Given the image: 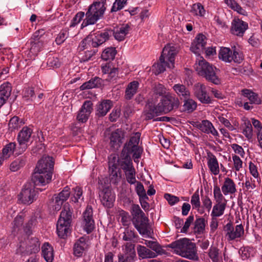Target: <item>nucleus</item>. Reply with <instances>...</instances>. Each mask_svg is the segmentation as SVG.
I'll return each mask as SVG.
<instances>
[{
	"label": "nucleus",
	"mask_w": 262,
	"mask_h": 262,
	"mask_svg": "<svg viewBox=\"0 0 262 262\" xmlns=\"http://www.w3.org/2000/svg\"><path fill=\"white\" fill-rule=\"evenodd\" d=\"M122 238L125 241L136 242L138 238V235L135 233L134 230H132L128 228H125L123 233Z\"/></svg>",
	"instance_id": "44"
},
{
	"label": "nucleus",
	"mask_w": 262,
	"mask_h": 262,
	"mask_svg": "<svg viewBox=\"0 0 262 262\" xmlns=\"http://www.w3.org/2000/svg\"><path fill=\"white\" fill-rule=\"evenodd\" d=\"M221 189L225 195L233 194L236 192V185L232 179L228 177L225 179Z\"/></svg>",
	"instance_id": "30"
},
{
	"label": "nucleus",
	"mask_w": 262,
	"mask_h": 262,
	"mask_svg": "<svg viewBox=\"0 0 262 262\" xmlns=\"http://www.w3.org/2000/svg\"><path fill=\"white\" fill-rule=\"evenodd\" d=\"M127 3V0H115L111 8V12H117L122 9Z\"/></svg>",
	"instance_id": "55"
},
{
	"label": "nucleus",
	"mask_w": 262,
	"mask_h": 262,
	"mask_svg": "<svg viewBox=\"0 0 262 262\" xmlns=\"http://www.w3.org/2000/svg\"><path fill=\"white\" fill-rule=\"evenodd\" d=\"M68 210L67 209V226L69 225H73L74 220L76 218L73 214V209L70 208L69 206H67Z\"/></svg>",
	"instance_id": "60"
},
{
	"label": "nucleus",
	"mask_w": 262,
	"mask_h": 262,
	"mask_svg": "<svg viewBox=\"0 0 262 262\" xmlns=\"http://www.w3.org/2000/svg\"><path fill=\"white\" fill-rule=\"evenodd\" d=\"M65 200L66 195L63 189L58 194L54 195L49 205L55 211H59L63 205V209L56 224V232L58 236L61 239H64L66 235V209L65 205H63Z\"/></svg>",
	"instance_id": "3"
},
{
	"label": "nucleus",
	"mask_w": 262,
	"mask_h": 262,
	"mask_svg": "<svg viewBox=\"0 0 262 262\" xmlns=\"http://www.w3.org/2000/svg\"><path fill=\"white\" fill-rule=\"evenodd\" d=\"M207 165L211 172L214 175H217L220 172L218 161L216 157L211 154L208 158Z\"/></svg>",
	"instance_id": "36"
},
{
	"label": "nucleus",
	"mask_w": 262,
	"mask_h": 262,
	"mask_svg": "<svg viewBox=\"0 0 262 262\" xmlns=\"http://www.w3.org/2000/svg\"><path fill=\"white\" fill-rule=\"evenodd\" d=\"M128 248L130 249V254L125 256L122 254H119L118 255V262H133L136 258V253L134 249V245L129 244Z\"/></svg>",
	"instance_id": "39"
},
{
	"label": "nucleus",
	"mask_w": 262,
	"mask_h": 262,
	"mask_svg": "<svg viewBox=\"0 0 262 262\" xmlns=\"http://www.w3.org/2000/svg\"><path fill=\"white\" fill-rule=\"evenodd\" d=\"M163 113L161 108L158 104L156 106L149 105L144 112L145 118L147 120L153 119L155 116L160 115Z\"/></svg>",
	"instance_id": "33"
},
{
	"label": "nucleus",
	"mask_w": 262,
	"mask_h": 262,
	"mask_svg": "<svg viewBox=\"0 0 262 262\" xmlns=\"http://www.w3.org/2000/svg\"><path fill=\"white\" fill-rule=\"evenodd\" d=\"M173 250L174 253L190 260L199 259L195 244L187 238H180L166 246Z\"/></svg>",
	"instance_id": "2"
},
{
	"label": "nucleus",
	"mask_w": 262,
	"mask_h": 262,
	"mask_svg": "<svg viewBox=\"0 0 262 262\" xmlns=\"http://www.w3.org/2000/svg\"><path fill=\"white\" fill-rule=\"evenodd\" d=\"M131 152H127V151L125 149H122L120 157L115 155H112L109 160L111 162L115 161L114 162L115 165L118 167L120 166L122 169L125 172L134 168L132 160L129 156Z\"/></svg>",
	"instance_id": "9"
},
{
	"label": "nucleus",
	"mask_w": 262,
	"mask_h": 262,
	"mask_svg": "<svg viewBox=\"0 0 262 262\" xmlns=\"http://www.w3.org/2000/svg\"><path fill=\"white\" fill-rule=\"evenodd\" d=\"M26 158L22 156L13 161L10 165V169L12 171H16L24 167L26 164Z\"/></svg>",
	"instance_id": "40"
},
{
	"label": "nucleus",
	"mask_w": 262,
	"mask_h": 262,
	"mask_svg": "<svg viewBox=\"0 0 262 262\" xmlns=\"http://www.w3.org/2000/svg\"><path fill=\"white\" fill-rule=\"evenodd\" d=\"M144 244L146 245L147 247L155 251L156 253H159L160 252L161 247L157 242L146 240Z\"/></svg>",
	"instance_id": "58"
},
{
	"label": "nucleus",
	"mask_w": 262,
	"mask_h": 262,
	"mask_svg": "<svg viewBox=\"0 0 262 262\" xmlns=\"http://www.w3.org/2000/svg\"><path fill=\"white\" fill-rule=\"evenodd\" d=\"M82 226L83 230L88 233H91L95 228V222L91 206H88L82 214Z\"/></svg>",
	"instance_id": "15"
},
{
	"label": "nucleus",
	"mask_w": 262,
	"mask_h": 262,
	"mask_svg": "<svg viewBox=\"0 0 262 262\" xmlns=\"http://www.w3.org/2000/svg\"><path fill=\"white\" fill-rule=\"evenodd\" d=\"M196 70L200 76L205 78L207 81L216 85L221 83L220 79L216 75L217 69L206 60H200Z\"/></svg>",
	"instance_id": "7"
},
{
	"label": "nucleus",
	"mask_w": 262,
	"mask_h": 262,
	"mask_svg": "<svg viewBox=\"0 0 262 262\" xmlns=\"http://www.w3.org/2000/svg\"><path fill=\"white\" fill-rule=\"evenodd\" d=\"M12 86L8 82H5L0 86V108L6 103L11 95Z\"/></svg>",
	"instance_id": "25"
},
{
	"label": "nucleus",
	"mask_w": 262,
	"mask_h": 262,
	"mask_svg": "<svg viewBox=\"0 0 262 262\" xmlns=\"http://www.w3.org/2000/svg\"><path fill=\"white\" fill-rule=\"evenodd\" d=\"M93 104L91 101H85L79 111L77 119L78 121L84 123L88 120L93 110Z\"/></svg>",
	"instance_id": "20"
},
{
	"label": "nucleus",
	"mask_w": 262,
	"mask_h": 262,
	"mask_svg": "<svg viewBox=\"0 0 262 262\" xmlns=\"http://www.w3.org/2000/svg\"><path fill=\"white\" fill-rule=\"evenodd\" d=\"M117 53L116 49L113 47L106 48L101 54V58L104 60H113Z\"/></svg>",
	"instance_id": "45"
},
{
	"label": "nucleus",
	"mask_w": 262,
	"mask_h": 262,
	"mask_svg": "<svg viewBox=\"0 0 262 262\" xmlns=\"http://www.w3.org/2000/svg\"><path fill=\"white\" fill-rule=\"evenodd\" d=\"M84 15L85 14L83 12H79L77 13L71 20L70 27H74L77 25L84 16Z\"/></svg>",
	"instance_id": "64"
},
{
	"label": "nucleus",
	"mask_w": 262,
	"mask_h": 262,
	"mask_svg": "<svg viewBox=\"0 0 262 262\" xmlns=\"http://www.w3.org/2000/svg\"><path fill=\"white\" fill-rule=\"evenodd\" d=\"M206 37L202 34H198L191 43L190 50L195 54L200 55L206 44Z\"/></svg>",
	"instance_id": "21"
},
{
	"label": "nucleus",
	"mask_w": 262,
	"mask_h": 262,
	"mask_svg": "<svg viewBox=\"0 0 262 262\" xmlns=\"http://www.w3.org/2000/svg\"><path fill=\"white\" fill-rule=\"evenodd\" d=\"M140 138V133H136L125 144L123 149L127 151V152H134L133 157L136 159L139 158L141 154V151L138 146Z\"/></svg>",
	"instance_id": "14"
},
{
	"label": "nucleus",
	"mask_w": 262,
	"mask_h": 262,
	"mask_svg": "<svg viewBox=\"0 0 262 262\" xmlns=\"http://www.w3.org/2000/svg\"><path fill=\"white\" fill-rule=\"evenodd\" d=\"M213 195L216 203H222L224 197L221 191L220 188L217 186H214L213 188Z\"/></svg>",
	"instance_id": "57"
},
{
	"label": "nucleus",
	"mask_w": 262,
	"mask_h": 262,
	"mask_svg": "<svg viewBox=\"0 0 262 262\" xmlns=\"http://www.w3.org/2000/svg\"><path fill=\"white\" fill-rule=\"evenodd\" d=\"M39 249L40 243L38 239L33 237L28 241L25 251L27 254H31L38 252Z\"/></svg>",
	"instance_id": "32"
},
{
	"label": "nucleus",
	"mask_w": 262,
	"mask_h": 262,
	"mask_svg": "<svg viewBox=\"0 0 262 262\" xmlns=\"http://www.w3.org/2000/svg\"><path fill=\"white\" fill-rule=\"evenodd\" d=\"M248 28L247 23L238 18H235L231 23V32L234 35L241 37L243 36Z\"/></svg>",
	"instance_id": "19"
},
{
	"label": "nucleus",
	"mask_w": 262,
	"mask_h": 262,
	"mask_svg": "<svg viewBox=\"0 0 262 262\" xmlns=\"http://www.w3.org/2000/svg\"><path fill=\"white\" fill-rule=\"evenodd\" d=\"M24 222V217L22 215H17L13 222V229L14 232L19 231Z\"/></svg>",
	"instance_id": "54"
},
{
	"label": "nucleus",
	"mask_w": 262,
	"mask_h": 262,
	"mask_svg": "<svg viewBox=\"0 0 262 262\" xmlns=\"http://www.w3.org/2000/svg\"><path fill=\"white\" fill-rule=\"evenodd\" d=\"M172 89L181 99H186L190 97L189 91L182 84H176L172 86Z\"/></svg>",
	"instance_id": "37"
},
{
	"label": "nucleus",
	"mask_w": 262,
	"mask_h": 262,
	"mask_svg": "<svg viewBox=\"0 0 262 262\" xmlns=\"http://www.w3.org/2000/svg\"><path fill=\"white\" fill-rule=\"evenodd\" d=\"M190 203L193 209L199 210L201 206V202L198 190L196 191L191 196Z\"/></svg>",
	"instance_id": "51"
},
{
	"label": "nucleus",
	"mask_w": 262,
	"mask_h": 262,
	"mask_svg": "<svg viewBox=\"0 0 262 262\" xmlns=\"http://www.w3.org/2000/svg\"><path fill=\"white\" fill-rule=\"evenodd\" d=\"M37 195L38 191L34 186L30 183L26 184L18 195V200L22 204L30 205L36 200Z\"/></svg>",
	"instance_id": "10"
},
{
	"label": "nucleus",
	"mask_w": 262,
	"mask_h": 262,
	"mask_svg": "<svg viewBox=\"0 0 262 262\" xmlns=\"http://www.w3.org/2000/svg\"><path fill=\"white\" fill-rule=\"evenodd\" d=\"M89 240V237L83 236L80 237L74 244L73 247V254L77 257H81L84 251L88 248L86 242Z\"/></svg>",
	"instance_id": "22"
},
{
	"label": "nucleus",
	"mask_w": 262,
	"mask_h": 262,
	"mask_svg": "<svg viewBox=\"0 0 262 262\" xmlns=\"http://www.w3.org/2000/svg\"><path fill=\"white\" fill-rule=\"evenodd\" d=\"M31 51L34 53H37L39 52L43 47L44 42L43 40H40L37 41H31Z\"/></svg>",
	"instance_id": "56"
},
{
	"label": "nucleus",
	"mask_w": 262,
	"mask_h": 262,
	"mask_svg": "<svg viewBox=\"0 0 262 262\" xmlns=\"http://www.w3.org/2000/svg\"><path fill=\"white\" fill-rule=\"evenodd\" d=\"M225 237L228 241H232L236 238L241 237L244 233V227L242 225H236L234 228L231 223H227L224 227Z\"/></svg>",
	"instance_id": "17"
},
{
	"label": "nucleus",
	"mask_w": 262,
	"mask_h": 262,
	"mask_svg": "<svg viewBox=\"0 0 262 262\" xmlns=\"http://www.w3.org/2000/svg\"><path fill=\"white\" fill-rule=\"evenodd\" d=\"M103 85V80L98 77H95L91 78L89 81L83 83L80 87V90L83 91L96 88H100Z\"/></svg>",
	"instance_id": "29"
},
{
	"label": "nucleus",
	"mask_w": 262,
	"mask_h": 262,
	"mask_svg": "<svg viewBox=\"0 0 262 262\" xmlns=\"http://www.w3.org/2000/svg\"><path fill=\"white\" fill-rule=\"evenodd\" d=\"M194 95L202 103L209 104L212 103V100L207 93L205 85L197 83L193 88Z\"/></svg>",
	"instance_id": "18"
},
{
	"label": "nucleus",
	"mask_w": 262,
	"mask_h": 262,
	"mask_svg": "<svg viewBox=\"0 0 262 262\" xmlns=\"http://www.w3.org/2000/svg\"><path fill=\"white\" fill-rule=\"evenodd\" d=\"M42 256L46 262H53L54 259V250L53 247L49 243H45L41 247Z\"/></svg>",
	"instance_id": "31"
},
{
	"label": "nucleus",
	"mask_w": 262,
	"mask_h": 262,
	"mask_svg": "<svg viewBox=\"0 0 262 262\" xmlns=\"http://www.w3.org/2000/svg\"><path fill=\"white\" fill-rule=\"evenodd\" d=\"M206 221L203 217H199L194 222V231L195 233L201 234L203 233L206 226Z\"/></svg>",
	"instance_id": "42"
},
{
	"label": "nucleus",
	"mask_w": 262,
	"mask_h": 262,
	"mask_svg": "<svg viewBox=\"0 0 262 262\" xmlns=\"http://www.w3.org/2000/svg\"><path fill=\"white\" fill-rule=\"evenodd\" d=\"M36 219L35 217H31L24 227L25 233L28 235L31 234L32 229L36 226Z\"/></svg>",
	"instance_id": "49"
},
{
	"label": "nucleus",
	"mask_w": 262,
	"mask_h": 262,
	"mask_svg": "<svg viewBox=\"0 0 262 262\" xmlns=\"http://www.w3.org/2000/svg\"><path fill=\"white\" fill-rule=\"evenodd\" d=\"M110 36L108 31H98L89 35L81 42V45L84 47V45L88 43L93 48H97L108 40Z\"/></svg>",
	"instance_id": "12"
},
{
	"label": "nucleus",
	"mask_w": 262,
	"mask_h": 262,
	"mask_svg": "<svg viewBox=\"0 0 262 262\" xmlns=\"http://www.w3.org/2000/svg\"><path fill=\"white\" fill-rule=\"evenodd\" d=\"M32 133L33 129L28 126L23 127L19 131L17 137V140L19 144L17 147L19 150L18 154H21L27 149Z\"/></svg>",
	"instance_id": "13"
},
{
	"label": "nucleus",
	"mask_w": 262,
	"mask_h": 262,
	"mask_svg": "<svg viewBox=\"0 0 262 262\" xmlns=\"http://www.w3.org/2000/svg\"><path fill=\"white\" fill-rule=\"evenodd\" d=\"M23 97L26 98V100H32L33 98L35 97V93L33 88H27L23 91Z\"/></svg>",
	"instance_id": "61"
},
{
	"label": "nucleus",
	"mask_w": 262,
	"mask_h": 262,
	"mask_svg": "<svg viewBox=\"0 0 262 262\" xmlns=\"http://www.w3.org/2000/svg\"><path fill=\"white\" fill-rule=\"evenodd\" d=\"M105 4L106 0H102L101 2H94L91 5L85 13V18L81 24V28L93 25L103 17L106 10Z\"/></svg>",
	"instance_id": "5"
},
{
	"label": "nucleus",
	"mask_w": 262,
	"mask_h": 262,
	"mask_svg": "<svg viewBox=\"0 0 262 262\" xmlns=\"http://www.w3.org/2000/svg\"><path fill=\"white\" fill-rule=\"evenodd\" d=\"M125 172L127 182L130 184H134L137 182L136 179V171L135 168L129 169Z\"/></svg>",
	"instance_id": "53"
},
{
	"label": "nucleus",
	"mask_w": 262,
	"mask_h": 262,
	"mask_svg": "<svg viewBox=\"0 0 262 262\" xmlns=\"http://www.w3.org/2000/svg\"><path fill=\"white\" fill-rule=\"evenodd\" d=\"M24 124L25 122L23 120L20 119L17 116H14L9 121V129L12 132L15 129H17Z\"/></svg>",
	"instance_id": "41"
},
{
	"label": "nucleus",
	"mask_w": 262,
	"mask_h": 262,
	"mask_svg": "<svg viewBox=\"0 0 262 262\" xmlns=\"http://www.w3.org/2000/svg\"><path fill=\"white\" fill-rule=\"evenodd\" d=\"M130 30V27L128 24L122 25L114 30L115 38L118 41L123 40Z\"/></svg>",
	"instance_id": "28"
},
{
	"label": "nucleus",
	"mask_w": 262,
	"mask_h": 262,
	"mask_svg": "<svg viewBox=\"0 0 262 262\" xmlns=\"http://www.w3.org/2000/svg\"><path fill=\"white\" fill-rule=\"evenodd\" d=\"M233 161L234 167L236 171H239L243 167V161L240 158L236 156L233 155L232 156Z\"/></svg>",
	"instance_id": "63"
},
{
	"label": "nucleus",
	"mask_w": 262,
	"mask_h": 262,
	"mask_svg": "<svg viewBox=\"0 0 262 262\" xmlns=\"http://www.w3.org/2000/svg\"><path fill=\"white\" fill-rule=\"evenodd\" d=\"M15 148L16 144L14 142H11L7 144L3 149L2 156L4 158L8 159L13 155Z\"/></svg>",
	"instance_id": "46"
},
{
	"label": "nucleus",
	"mask_w": 262,
	"mask_h": 262,
	"mask_svg": "<svg viewBox=\"0 0 262 262\" xmlns=\"http://www.w3.org/2000/svg\"><path fill=\"white\" fill-rule=\"evenodd\" d=\"M226 204L225 203H216L213 206L211 212V216L214 217H219L224 214Z\"/></svg>",
	"instance_id": "43"
},
{
	"label": "nucleus",
	"mask_w": 262,
	"mask_h": 262,
	"mask_svg": "<svg viewBox=\"0 0 262 262\" xmlns=\"http://www.w3.org/2000/svg\"><path fill=\"white\" fill-rule=\"evenodd\" d=\"M112 106L113 103L110 100H104L101 101L97 105L96 115L99 117L104 116Z\"/></svg>",
	"instance_id": "27"
},
{
	"label": "nucleus",
	"mask_w": 262,
	"mask_h": 262,
	"mask_svg": "<svg viewBox=\"0 0 262 262\" xmlns=\"http://www.w3.org/2000/svg\"><path fill=\"white\" fill-rule=\"evenodd\" d=\"M101 189L99 193L100 201L102 204L105 207L111 208L113 207L114 203L115 201V194L109 188V187L102 188L99 187Z\"/></svg>",
	"instance_id": "16"
},
{
	"label": "nucleus",
	"mask_w": 262,
	"mask_h": 262,
	"mask_svg": "<svg viewBox=\"0 0 262 262\" xmlns=\"http://www.w3.org/2000/svg\"><path fill=\"white\" fill-rule=\"evenodd\" d=\"M137 250L139 256L142 259L154 258L157 256L156 253L143 246L138 245Z\"/></svg>",
	"instance_id": "34"
},
{
	"label": "nucleus",
	"mask_w": 262,
	"mask_h": 262,
	"mask_svg": "<svg viewBox=\"0 0 262 262\" xmlns=\"http://www.w3.org/2000/svg\"><path fill=\"white\" fill-rule=\"evenodd\" d=\"M184 99L185 101L183 107L185 111H187L188 113H191L196 109L197 104L195 101L192 99H190L189 97Z\"/></svg>",
	"instance_id": "47"
},
{
	"label": "nucleus",
	"mask_w": 262,
	"mask_h": 262,
	"mask_svg": "<svg viewBox=\"0 0 262 262\" xmlns=\"http://www.w3.org/2000/svg\"><path fill=\"white\" fill-rule=\"evenodd\" d=\"M152 91L155 95L162 96V97L167 94L165 86L160 83L156 84L152 88Z\"/></svg>",
	"instance_id": "48"
},
{
	"label": "nucleus",
	"mask_w": 262,
	"mask_h": 262,
	"mask_svg": "<svg viewBox=\"0 0 262 262\" xmlns=\"http://www.w3.org/2000/svg\"><path fill=\"white\" fill-rule=\"evenodd\" d=\"M158 104L160 106L163 113L166 114L178 108L180 105V101L178 97L167 93L162 98Z\"/></svg>",
	"instance_id": "11"
},
{
	"label": "nucleus",
	"mask_w": 262,
	"mask_h": 262,
	"mask_svg": "<svg viewBox=\"0 0 262 262\" xmlns=\"http://www.w3.org/2000/svg\"><path fill=\"white\" fill-rule=\"evenodd\" d=\"M178 53V49L174 46H166L163 49L160 57V63L153 65L152 67L156 70V74L164 72L166 67L169 69L174 68V58Z\"/></svg>",
	"instance_id": "4"
},
{
	"label": "nucleus",
	"mask_w": 262,
	"mask_h": 262,
	"mask_svg": "<svg viewBox=\"0 0 262 262\" xmlns=\"http://www.w3.org/2000/svg\"><path fill=\"white\" fill-rule=\"evenodd\" d=\"M196 127L204 133L211 134L214 136H219L217 131L215 129L211 122L208 120H203L202 122H198Z\"/></svg>",
	"instance_id": "26"
},
{
	"label": "nucleus",
	"mask_w": 262,
	"mask_h": 262,
	"mask_svg": "<svg viewBox=\"0 0 262 262\" xmlns=\"http://www.w3.org/2000/svg\"><path fill=\"white\" fill-rule=\"evenodd\" d=\"M243 123L241 125L243 129V134L248 139H251L253 137V129L251 122L247 119L243 120Z\"/></svg>",
	"instance_id": "38"
},
{
	"label": "nucleus",
	"mask_w": 262,
	"mask_h": 262,
	"mask_svg": "<svg viewBox=\"0 0 262 262\" xmlns=\"http://www.w3.org/2000/svg\"><path fill=\"white\" fill-rule=\"evenodd\" d=\"M45 35V31L43 29L38 30L35 31L32 37L31 41H37L40 40H43L44 35Z\"/></svg>",
	"instance_id": "59"
},
{
	"label": "nucleus",
	"mask_w": 262,
	"mask_h": 262,
	"mask_svg": "<svg viewBox=\"0 0 262 262\" xmlns=\"http://www.w3.org/2000/svg\"><path fill=\"white\" fill-rule=\"evenodd\" d=\"M54 161L52 157L44 156L39 160L32 176V181L36 186H44L52 180Z\"/></svg>",
	"instance_id": "1"
},
{
	"label": "nucleus",
	"mask_w": 262,
	"mask_h": 262,
	"mask_svg": "<svg viewBox=\"0 0 262 262\" xmlns=\"http://www.w3.org/2000/svg\"><path fill=\"white\" fill-rule=\"evenodd\" d=\"M219 57L226 62L233 61L235 63H240L244 60L243 53L235 46L232 47L231 50L229 48L222 47L219 53Z\"/></svg>",
	"instance_id": "8"
},
{
	"label": "nucleus",
	"mask_w": 262,
	"mask_h": 262,
	"mask_svg": "<svg viewBox=\"0 0 262 262\" xmlns=\"http://www.w3.org/2000/svg\"><path fill=\"white\" fill-rule=\"evenodd\" d=\"M139 83L137 81H134L128 83L126 90L125 98L127 100L131 99L137 93Z\"/></svg>",
	"instance_id": "35"
},
{
	"label": "nucleus",
	"mask_w": 262,
	"mask_h": 262,
	"mask_svg": "<svg viewBox=\"0 0 262 262\" xmlns=\"http://www.w3.org/2000/svg\"><path fill=\"white\" fill-rule=\"evenodd\" d=\"M132 214L133 223L139 233L142 235H149L150 232L148 230V219L138 205H132Z\"/></svg>",
	"instance_id": "6"
},
{
	"label": "nucleus",
	"mask_w": 262,
	"mask_h": 262,
	"mask_svg": "<svg viewBox=\"0 0 262 262\" xmlns=\"http://www.w3.org/2000/svg\"><path fill=\"white\" fill-rule=\"evenodd\" d=\"M208 256L212 262H219V249L215 247L211 246L209 250Z\"/></svg>",
	"instance_id": "50"
},
{
	"label": "nucleus",
	"mask_w": 262,
	"mask_h": 262,
	"mask_svg": "<svg viewBox=\"0 0 262 262\" xmlns=\"http://www.w3.org/2000/svg\"><path fill=\"white\" fill-rule=\"evenodd\" d=\"M136 191L137 194L139 196V199L143 198V199H148V196L146 193L145 190L144 188L143 184L140 182H137V186L136 187Z\"/></svg>",
	"instance_id": "52"
},
{
	"label": "nucleus",
	"mask_w": 262,
	"mask_h": 262,
	"mask_svg": "<svg viewBox=\"0 0 262 262\" xmlns=\"http://www.w3.org/2000/svg\"><path fill=\"white\" fill-rule=\"evenodd\" d=\"M123 134L121 130L117 129L113 132L110 137L111 146L118 149L122 143Z\"/></svg>",
	"instance_id": "24"
},
{
	"label": "nucleus",
	"mask_w": 262,
	"mask_h": 262,
	"mask_svg": "<svg viewBox=\"0 0 262 262\" xmlns=\"http://www.w3.org/2000/svg\"><path fill=\"white\" fill-rule=\"evenodd\" d=\"M115 162H111L109 160V176L111 182L113 184L117 185L121 180V171L120 169L115 165Z\"/></svg>",
	"instance_id": "23"
},
{
	"label": "nucleus",
	"mask_w": 262,
	"mask_h": 262,
	"mask_svg": "<svg viewBox=\"0 0 262 262\" xmlns=\"http://www.w3.org/2000/svg\"><path fill=\"white\" fill-rule=\"evenodd\" d=\"M192 9L197 15L203 16L205 13L204 8L200 3L194 4L193 5Z\"/></svg>",
	"instance_id": "62"
}]
</instances>
